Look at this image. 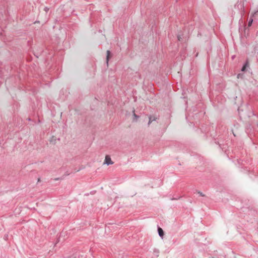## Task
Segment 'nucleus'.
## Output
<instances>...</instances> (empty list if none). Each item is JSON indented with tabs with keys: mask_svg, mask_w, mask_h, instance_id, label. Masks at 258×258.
Returning <instances> with one entry per match:
<instances>
[{
	"mask_svg": "<svg viewBox=\"0 0 258 258\" xmlns=\"http://www.w3.org/2000/svg\"><path fill=\"white\" fill-rule=\"evenodd\" d=\"M200 194V195L202 196V197H204V195H203L202 192H199Z\"/></svg>",
	"mask_w": 258,
	"mask_h": 258,
	"instance_id": "obj_8",
	"label": "nucleus"
},
{
	"mask_svg": "<svg viewBox=\"0 0 258 258\" xmlns=\"http://www.w3.org/2000/svg\"><path fill=\"white\" fill-rule=\"evenodd\" d=\"M107 56H106V63L108 65V61L110 57V52L109 50H107Z\"/></svg>",
	"mask_w": 258,
	"mask_h": 258,
	"instance_id": "obj_2",
	"label": "nucleus"
},
{
	"mask_svg": "<svg viewBox=\"0 0 258 258\" xmlns=\"http://www.w3.org/2000/svg\"><path fill=\"white\" fill-rule=\"evenodd\" d=\"M252 22H253V19H250V20L248 22V27H250L251 25Z\"/></svg>",
	"mask_w": 258,
	"mask_h": 258,
	"instance_id": "obj_5",
	"label": "nucleus"
},
{
	"mask_svg": "<svg viewBox=\"0 0 258 258\" xmlns=\"http://www.w3.org/2000/svg\"><path fill=\"white\" fill-rule=\"evenodd\" d=\"M134 116H135L136 118H138V116H137V115L135 113V112L134 113Z\"/></svg>",
	"mask_w": 258,
	"mask_h": 258,
	"instance_id": "obj_7",
	"label": "nucleus"
},
{
	"mask_svg": "<svg viewBox=\"0 0 258 258\" xmlns=\"http://www.w3.org/2000/svg\"><path fill=\"white\" fill-rule=\"evenodd\" d=\"M104 164H106L107 165L112 164L113 162L111 161V158L109 155H106L105 156Z\"/></svg>",
	"mask_w": 258,
	"mask_h": 258,
	"instance_id": "obj_1",
	"label": "nucleus"
},
{
	"mask_svg": "<svg viewBox=\"0 0 258 258\" xmlns=\"http://www.w3.org/2000/svg\"><path fill=\"white\" fill-rule=\"evenodd\" d=\"M156 118L155 116H150L148 125H149L153 121L156 120Z\"/></svg>",
	"mask_w": 258,
	"mask_h": 258,
	"instance_id": "obj_3",
	"label": "nucleus"
},
{
	"mask_svg": "<svg viewBox=\"0 0 258 258\" xmlns=\"http://www.w3.org/2000/svg\"><path fill=\"white\" fill-rule=\"evenodd\" d=\"M158 233H159V235H160V236L163 237V236L164 235V232H163L162 229L159 227L158 229Z\"/></svg>",
	"mask_w": 258,
	"mask_h": 258,
	"instance_id": "obj_4",
	"label": "nucleus"
},
{
	"mask_svg": "<svg viewBox=\"0 0 258 258\" xmlns=\"http://www.w3.org/2000/svg\"><path fill=\"white\" fill-rule=\"evenodd\" d=\"M245 69H246V66H244L242 67V69H241V71H244L245 70Z\"/></svg>",
	"mask_w": 258,
	"mask_h": 258,
	"instance_id": "obj_6",
	"label": "nucleus"
}]
</instances>
